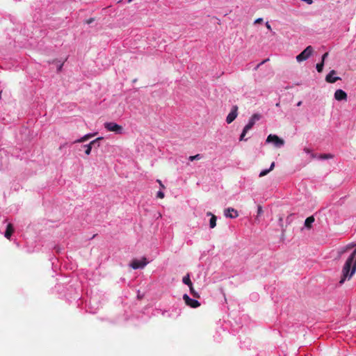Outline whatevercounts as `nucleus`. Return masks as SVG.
Wrapping results in <instances>:
<instances>
[{
    "mask_svg": "<svg viewBox=\"0 0 356 356\" xmlns=\"http://www.w3.org/2000/svg\"><path fill=\"white\" fill-rule=\"evenodd\" d=\"M356 271V248L345 262L340 284H343L346 280H350Z\"/></svg>",
    "mask_w": 356,
    "mask_h": 356,
    "instance_id": "1",
    "label": "nucleus"
},
{
    "mask_svg": "<svg viewBox=\"0 0 356 356\" xmlns=\"http://www.w3.org/2000/svg\"><path fill=\"white\" fill-rule=\"evenodd\" d=\"M261 118V115L257 113H254L252 115L250 118L248 123L243 128V130L240 136V140H246L247 139H245L244 137L246 134V133L252 128V127L254 125L255 122L258 121Z\"/></svg>",
    "mask_w": 356,
    "mask_h": 356,
    "instance_id": "2",
    "label": "nucleus"
},
{
    "mask_svg": "<svg viewBox=\"0 0 356 356\" xmlns=\"http://www.w3.org/2000/svg\"><path fill=\"white\" fill-rule=\"evenodd\" d=\"M314 49L312 46L307 47L300 54L296 56L298 62L306 60L312 54Z\"/></svg>",
    "mask_w": 356,
    "mask_h": 356,
    "instance_id": "3",
    "label": "nucleus"
},
{
    "mask_svg": "<svg viewBox=\"0 0 356 356\" xmlns=\"http://www.w3.org/2000/svg\"><path fill=\"white\" fill-rule=\"evenodd\" d=\"M104 127L108 131L115 132L116 134H121L122 131V127L115 122H106L104 123Z\"/></svg>",
    "mask_w": 356,
    "mask_h": 356,
    "instance_id": "4",
    "label": "nucleus"
},
{
    "mask_svg": "<svg viewBox=\"0 0 356 356\" xmlns=\"http://www.w3.org/2000/svg\"><path fill=\"white\" fill-rule=\"evenodd\" d=\"M267 143H273L275 146L280 147L284 145V140L279 138L277 135L270 134L266 139Z\"/></svg>",
    "mask_w": 356,
    "mask_h": 356,
    "instance_id": "5",
    "label": "nucleus"
},
{
    "mask_svg": "<svg viewBox=\"0 0 356 356\" xmlns=\"http://www.w3.org/2000/svg\"><path fill=\"white\" fill-rule=\"evenodd\" d=\"M183 299L186 305L192 308H197L200 305V303L197 300L191 299L187 294L183 296Z\"/></svg>",
    "mask_w": 356,
    "mask_h": 356,
    "instance_id": "6",
    "label": "nucleus"
},
{
    "mask_svg": "<svg viewBox=\"0 0 356 356\" xmlns=\"http://www.w3.org/2000/svg\"><path fill=\"white\" fill-rule=\"evenodd\" d=\"M147 264V262L146 261L145 258H143L142 260L134 259L131 261L130 266L134 269L143 268Z\"/></svg>",
    "mask_w": 356,
    "mask_h": 356,
    "instance_id": "7",
    "label": "nucleus"
},
{
    "mask_svg": "<svg viewBox=\"0 0 356 356\" xmlns=\"http://www.w3.org/2000/svg\"><path fill=\"white\" fill-rule=\"evenodd\" d=\"M238 115V106H233L232 108V111L228 114L226 118V122L228 124L232 123L237 117Z\"/></svg>",
    "mask_w": 356,
    "mask_h": 356,
    "instance_id": "8",
    "label": "nucleus"
},
{
    "mask_svg": "<svg viewBox=\"0 0 356 356\" xmlns=\"http://www.w3.org/2000/svg\"><path fill=\"white\" fill-rule=\"evenodd\" d=\"M102 138H103L102 137H99V138H96L95 140L91 141L89 144L84 145V147L86 148L85 153L87 155H89L91 152L92 146H94L97 144V147H99V145L98 143V141L102 140Z\"/></svg>",
    "mask_w": 356,
    "mask_h": 356,
    "instance_id": "9",
    "label": "nucleus"
},
{
    "mask_svg": "<svg viewBox=\"0 0 356 356\" xmlns=\"http://www.w3.org/2000/svg\"><path fill=\"white\" fill-rule=\"evenodd\" d=\"M334 98L337 101L347 100V94L341 89H338L334 92Z\"/></svg>",
    "mask_w": 356,
    "mask_h": 356,
    "instance_id": "10",
    "label": "nucleus"
},
{
    "mask_svg": "<svg viewBox=\"0 0 356 356\" xmlns=\"http://www.w3.org/2000/svg\"><path fill=\"white\" fill-rule=\"evenodd\" d=\"M336 74V71L332 70L330 72V73L326 76L325 81L327 83H335L338 80H341V78L339 76H333L334 74Z\"/></svg>",
    "mask_w": 356,
    "mask_h": 356,
    "instance_id": "11",
    "label": "nucleus"
},
{
    "mask_svg": "<svg viewBox=\"0 0 356 356\" xmlns=\"http://www.w3.org/2000/svg\"><path fill=\"white\" fill-rule=\"evenodd\" d=\"M225 216L227 218H235L238 217V211L236 210H235L234 209L228 208L225 210Z\"/></svg>",
    "mask_w": 356,
    "mask_h": 356,
    "instance_id": "12",
    "label": "nucleus"
},
{
    "mask_svg": "<svg viewBox=\"0 0 356 356\" xmlns=\"http://www.w3.org/2000/svg\"><path fill=\"white\" fill-rule=\"evenodd\" d=\"M14 232V229L13 225L11 223L8 224L6 230L5 232L4 236L6 238L9 239Z\"/></svg>",
    "mask_w": 356,
    "mask_h": 356,
    "instance_id": "13",
    "label": "nucleus"
},
{
    "mask_svg": "<svg viewBox=\"0 0 356 356\" xmlns=\"http://www.w3.org/2000/svg\"><path fill=\"white\" fill-rule=\"evenodd\" d=\"M208 216H211L209 226L211 228H214L216 225L217 218L215 215L212 214L211 212L207 213Z\"/></svg>",
    "mask_w": 356,
    "mask_h": 356,
    "instance_id": "14",
    "label": "nucleus"
},
{
    "mask_svg": "<svg viewBox=\"0 0 356 356\" xmlns=\"http://www.w3.org/2000/svg\"><path fill=\"white\" fill-rule=\"evenodd\" d=\"M314 220H315V219H314V217L313 216L307 218L305 221V226L307 228L310 229L312 227V225L314 222Z\"/></svg>",
    "mask_w": 356,
    "mask_h": 356,
    "instance_id": "15",
    "label": "nucleus"
},
{
    "mask_svg": "<svg viewBox=\"0 0 356 356\" xmlns=\"http://www.w3.org/2000/svg\"><path fill=\"white\" fill-rule=\"evenodd\" d=\"M275 168V162H273L269 168V169H266V170H262L260 174H259V177H264L265 175H266L267 174H268L270 171H272Z\"/></svg>",
    "mask_w": 356,
    "mask_h": 356,
    "instance_id": "16",
    "label": "nucleus"
},
{
    "mask_svg": "<svg viewBox=\"0 0 356 356\" xmlns=\"http://www.w3.org/2000/svg\"><path fill=\"white\" fill-rule=\"evenodd\" d=\"M92 136H93V134H86V135L83 136L82 138H81L80 139L75 140L74 143H83Z\"/></svg>",
    "mask_w": 356,
    "mask_h": 356,
    "instance_id": "17",
    "label": "nucleus"
},
{
    "mask_svg": "<svg viewBox=\"0 0 356 356\" xmlns=\"http://www.w3.org/2000/svg\"><path fill=\"white\" fill-rule=\"evenodd\" d=\"M355 246H356V244H353V243H351V244H348L347 245L346 247L343 248L340 251H339V254H341L344 252H346V251L353 248Z\"/></svg>",
    "mask_w": 356,
    "mask_h": 356,
    "instance_id": "18",
    "label": "nucleus"
},
{
    "mask_svg": "<svg viewBox=\"0 0 356 356\" xmlns=\"http://www.w3.org/2000/svg\"><path fill=\"white\" fill-rule=\"evenodd\" d=\"M182 281H183V282H184L185 284L188 285V287H189L190 286L193 285V283H192V282H191V279H190V277H189V275H188H188H186V276H184V277H183V280H182Z\"/></svg>",
    "mask_w": 356,
    "mask_h": 356,
    "instance_id": "19",
    "label": "nucleus"
},
{
    "mask_svg": "<svg viewBox=\"0 0 356 356\" xmlns=\"http://www.w3.org/2000/svg\"><path fill=\"white\" fill-rule=\"evenodd\" d=\"M189 289H190V292L191 293V295L194 297V298H200V295L197 292H196L193 286V285L190 286H189Z\"/></svg>",
    "mask_w": 356,
    "mask_h": 356,
    "instance_id": "20",
    "label": "nucleus"
},
{
    "mask_svg": "<svg viewBox=\"0 0 356 356\" xmlns=\"http://www.w3.org/2000/svg\"><path fill=\"white\" fill-rule=\"evenodd\" d=\"M323 66H324V63H323V62L317 63L316 64V70H317V71L318 72H321L323 71Z\"/></svg>",
    "mask_w": 356,
    "mask_h": 356,
    "instance_id": "21",
    "label": "nucleus"
},
{
    "mask_svg": "<svg viewBox=\"0 0 356 356\" xmlns=\"http://www.w3.org/2000/svg\"><path fill=\"white\" fill-rule=\"evenodd\" d=\"M202 158V156L200 154H197L195 156H189L188 159L191 161L194 160H200Z\"/></svg>",
    "mask_w": 356,
    "mask_h": 356,
    "instance_id": "22",
    "label": "nucleus"
},
{
    "mask_svg": "<svg viewBox=\"0 0 356 356\" xmlns=\"http://www.w3.org/2000/svg\"><path fill=\"white\" fill-rule=\"evenodd\" d=\"M319 157H320V159H327L332 158V155H331L330 154H321Z\"/></svg>",
    "mask_w": 356,
    "mask_h": 356,
    "instance_id": "23",
    "label": "nucleus"
},
{
    "mask_svg": "<svg viewBox=\"0 0 356 356\" xmlns=\"http://www.w3.org/2000/svg\"><path fill=\"white\" fill-rule=\"evenodd\" d=\"M164 196H165L164 193H163L162 191H159L157 193L156 197L158 198L163 199L164 197Z\"/></svg>",
    "mask_w": 356,
    "mask_h": 356,
    "instance_id": "24",
    "label": "nucleus"
},
{
    "mask_svg": "<svg viewBox=\"0 0 356 356\" xmlns=\"http://www.w3.org/2000/svg\"><path fill=\"white\" fill-rule=\"evenodd\" d=\"M328 56V52L325 53L322 56L321 62L324 63L325 59Z\"/></svg>",
    "mask_w": 356,
    "mask_h": 356,
    "instance_id": "25",
    "label": "nucleus"
},
{
    "mask_svg": "<svg viewBox=\"0 0 356 356\" xmlns=\"http://www.w3.org/2000/svg\"><path fill=\"white\" fill-rule=\"evenodd\" d=\"M263 22V19L262 18H258L255 21H254V23L255 24H259V23H261Z\"/></svg>",
    "mask_w": 356,
    "mask_h": 356,
    "instance_id": "26",
    "label": "nucleus"
},
{
    "mask_svg": "<svg viewBox=\"0 0 356 356\" xmlns=\"http://www.w3.org/2000/svg\"><path fill=\"white\" fill-rule=\"evenodd\" d=\"M156 181L159 184L161 188H165L164 185L162 184L161 181L159 179H157Z\"/></svg>",
    "mask_w": 356,
    "mask_h": 356,
    "instance_id": "27",
    "label": "nucleus"
},
{
    "mask_svg": "<svg viewBox=\"0 0 356 356\" xmlns=\"http://www.w3.org/2000/svg\"><path fill=\"white\" fill-rule=\"evenodd\" d=\"M93 22H94V18H90V19H87L86 22L89 24Z\"/></svg>",
    "mask_w": 356,
    "mask_h": 356,
    "instance_id": "28",
    "label": "nucleus"
},
{
    "mask_svg": "<svg viewBox=\"0 0 356 356\" xmlns=\"http://www.w3.org/2000/svg\"><path fill=\"white\" fill-rule=\"evenodd\" d=\"M266 28H267L268 30H271V26H270V24H269V22H267L266 23Z\"/></svg>",
    "mask_w": 356,
    "mask_h": 356,
    "instance_id": "29",
    "label": "nucleus"
},
{
    "mask_svg": "<svg viewBox=\"0 0 356 356\" xmlns=\"http://www.w3.org/2000/svg\"><path fill=\"white\" fill-rule=\"evenodd\" d=\"M261 212H262V208H261V206H259V207H258L257 213H258V214H260V213H261Z\"/></svg>",
    "mask_w": 356,
    "mask_h": 356,
    "instance_id": "30",
    "label": "nucleus"
},
{
    "mask_svg": "<svg viewBox=\"0 0 356 356\" xmlns=\"http://www.w3.org/2000/svg\"><path fill=\"white\" fill-rule=\"evenodd\" d=\"M267 60H265L264 61H262L261 63H259L258 65H257V67H259L261 65H262L263 63H264Z\"/></svg>",
    "mask_w": 356,
    "mask_h": 356,
    "instance_id": "31",
    "label": "nucleus"
},
{
    "mask_svg": "<svg viewBox=\"0 0 356 356\" xmlns=\"http://www.w3.org/2000/svg\"><path fill=\"white\" fill-rule=\"evenodd\" d=\"M301 104H302V102L300 101V102H298L297 106H301Z\"/></svg>",
    "mask_w": 356,
    "mask_h": 356,
    "instance_id": "32",
    "label": "nucleus"
},
{
    "mask_svg": "<svg viewBox=\"0 0 356 356\" xmlns=\"http://www.w3.org/2000/svg\"><path fill=\"white\" fill-rule=\"evenodd\" d=\"M62 66H63V64H62V65H60L59 66V67L58 68V71H60V70H61V68H62Z\"/></svg>",
    "mask_w": 356,
    "mask_h": 356,
    "instance_id": "33",
    "label": "nucleus"
},
{
    "mask_svg": "<svg viewBox=\"0 0 356 356\" xmlns=\"http://www.w3.org/2000/svg\"><path fill=\"white\" fill-rule=\"evenodd\" d=\"M133 1V0H128V2H131V1Z\"/></svg>",
    "mask_w": 356,
    "mask_h": 356,
    "instance_id": "34",
    "label": "nucleus"
}]
</instances>
